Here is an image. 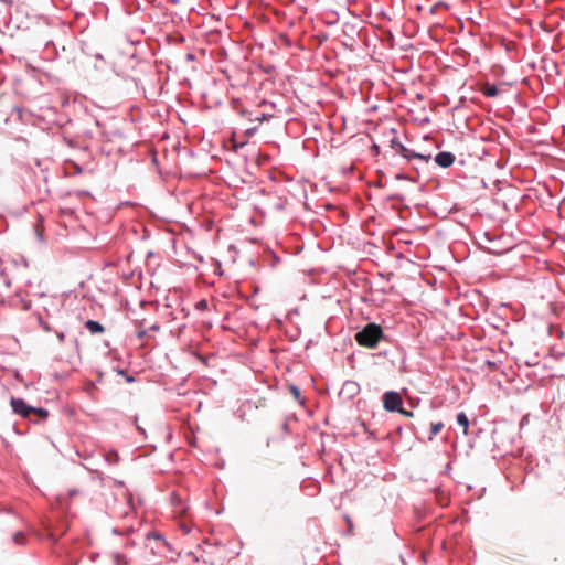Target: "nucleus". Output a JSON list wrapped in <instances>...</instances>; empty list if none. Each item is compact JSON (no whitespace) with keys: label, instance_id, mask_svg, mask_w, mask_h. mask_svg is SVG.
<instances>
[{"label":"nucleus","instance_id":"6","mask_svg":"<svg viewBox=\"0 0 565 565\" xmlns=\"http://www.w3.org/2000/svg\"><path fill=\"white\" fill-rule=\"evenodd\" d=\"M49 417V411L43 407H34V411L32 413V420L35 424H40L46 420Z\"/></svg>","mask_w":565,"mask_h":565},{"label":"nucleus","instance_id":"3","mask_svg":"<svg viewBox=\"0 0 565 565\" xmlns=\"http://www.w3.org/2000/svg\"><path fill=\"white\" fill-rule=\"evenodd\" d=\"M10 405L14 414L21 416L22 418L32 420V413L34 407L26 404L24 399L19 397H11Z\"/></svg>","mask_w":565,"mask_h":565},{"label":"nucleus","instance_id":"4","mask_svg":"<svg viewBox=\"0 0 565 565\" xmlns=\"http://www.w3.org/2000/svg\"><path fill=\"white\" fill-rule=\"evenodd\" d=\"M397 153L399 156H402L404 159H406L407 161L416 159L425 164H427L431 159L430 153L425 154V153L416 152L414 150L406 148L404 145H402V147H399V151Z\"/></svg>","mask_w":565,"mask_h":565},{"label":"nucleus","instance_id":"16","mask_svg":"<svg viewBox=\"0 0 565 565\" xmlns=\"http://www.w3.org/2000/svg\"><path fill=\"white\" fill-rule=\"evenodd\" d=\"M273 116L271 115H268V114H260V115H257L255 118H249L250 121L253 120H256L258 122H263L265 120H268L269 118H271Z\"/></svg>","mask_w":565,"mask_h":565},{"label":"nucleus","instance_id":"2","mask_svg":"<svg viewBox=\"0 0 565 565\" xmlns=\"http://www.w3.org/2000/svg\"><path fill=\"white\" fill-rule=\"evenodd\" d=\"M382 401L384 409L391 413L401 411V406L403 405L402 395L396 391L385 392L383 394Z\"/></svg>","mask_w":565,"mask_h":565},{"label":"nucleus","instance_id":"26","mask_svg":"<svg viewBox=\"0 0 565 565\" xmlns=\"http://www.w3.org/2000/svg\"><path fill=\"white\" fill-rule=\"evenodd\" d=\"M436 8L437 6H433L430 9H429V13L430 14H434L436 12Z\"/></svg>","mask_w":565,"mask_h":565},{"label":"nucleus","instance_id":"13","mask_svg":"<svg viewBox=\"0 0 565 565\" xmlns=\"http://www.w3.org/2000/svg\"><path fill=\"white\" fill-rule=\"evenodd\" d=\"M105 460L109 465H117L119 462V455L115 450H110L105 455Z\"/></svg>","mask_w":565,"mask_h":565},{"label":"nucleus","instance_id":"28","mask_svg":"<svg viewBox=\"0 0 565 565\" xmlns=\"http://www.w3.org/2000/svg\"><path fill=\"white\" fill-rule=\"evenodd\" d=\"M182 529H183V531H184L185 533H189V532H190V529H189L188 526H185V525H183V526H182Z\"/></svg>","mask_w":565,"mask_h":565},{"label":"nucleus","instance_id":"12","mask_svg":"<svg viewBox=\"0 0 565 565\" xmlns=\"http://www.w3.org/2000/svg\"><path fill=\"white\" fill-rule=\"evenodd\" d=\"M26 535L24 534V532L22 531H17L13 535H12V542L13 544L15 545H25L26 544Z\"/></svg>","mask_w":565,"mask_h":565},{"label":"nucleus","instance_id":"14","mask_svg":"<svg viewBox=\"0 0 565 565\" xmlns=\"http://www.w3.org/2000/svg\"><path fill=\"white\" fill-rule=\"evenodd\" d=\"M111 557L114 565H128V558L121 553H114Z\"/></svg>","mask_w":565,"mask_h":565},{"label":"nucleus","instance_id":"10","mask_svg":"<svg viewBox=\"0 0 565 565\" xmlns=\"http://www.w3.org/2000/svg\"><path fill=\"white\" fill-rule=\"evenodd\" d=\"M456 420L457 424L463 428V434L467 435L469 429L468 416L463 412H460L457 414Z\"/></svg>","mask_w":565,"mask_h":565},{"label":"nucleus","instance_id":"31","mask_svg":"<svg viewBox=\"0 0 565 565\" xmlns=\"http://www.w3.org/2000/svg\"><path fill=\"white\" fill-rule=\"evenodd\" d=\"M188 57H189V60H193L194 58V56L192 54H189Z\"/></svg>","mask_w":565,"mask_h":565},{"label":"nucleus","instance_id":"30","mask_svg":"<svg viewBox=\"0 0 565 565\" xmlns=\"http://www.w3.org/2000/svg\"><path fill=\"white\" fill-rule=\"evenodd\" d=\"M70 494H71V495H75V494H77V490H71V491H70Z\"/></svg>","mask_w":565,"mask_h":565},{"label":"nucleus","instance_id":"9","mask_svg":"<svg viewBox=\"0 0 565 565\" xmlns=\"http://www.w3.org/2000/svg\"><path fill=\"white\" fill-rule=\"evenodd\" d=\"M388 142L390 147L397 153L399 151V147H402L403 143L398 140L395 129L391 130Z\"/></svg>","mask_w":565,"mask_h":565},{"label":"nucleus","instance_id":"32","mask_svg":"<svg viewBox=\"0 0 565 565\" xmlns=\"http://www.w3.org/2000/svg\"><path fill=\"white\" fill-rule=\"evenodd\" d=\"M525 419H526V418H522V423H521V425L526 424V420H525Z\"/></svg>","mask_w":565,"mask_h":565},{"label":"nucleus","instance_id":"1","mask_svg":"<svg viewBox=\"0 0 565 565\" xmlns=\"http://www.w3.org/2000/svg\"><path fill=\"white\" fill-rule=\"evenodd\" d=\"M354 338L359 345L375 349L385 335L380 324L369 322L355 333Z\"/></svg>","mask_w":565,"mask_h":565},{"label":"nucleus","instance_id":"7","mask_svg":"<svg viewBox=\"0 0 565 565\" xmlns=\"http://www.w3.org/2000/svg\"><path fill=\"white\" fill-rule=\"evenodd\" d=\"M480 92L486 97H489V98L497 97L499 95V93H500L499 88L494 84H490V83H484L481 86Z\"/></svg>","mask_w":565,"mask_h":565},{"label":"nucleus","instance_id":"11","mask_svg":"<svg viewBox=\"0 0 565 565\" xmlns=\"http://www.w3.org/2000/svg\"><path fill=\"white\" fill-rule=\"evenodd\" d=\"M444 428V423L443 422H437V423H433L430 425V433L427 437L428 441H431L434 439V437L440 433V430Z\"/></svg>","mask_w":565,"mask_h":565},{"label":"nucleus","instance_id":"19","mask_svg":"<svg viewBox=\"0 0 565 565\" xmlns=\"http://www.w3.org/2000/svg\"><path fill=\"white\" fill-rule=\"evenodd\" d=\"M256 131H257V127H252V128L246 129V135L250 137V136H253Z\"/></svg>","mask_w":565,"mask_h":565},{"label":"nucleus","instance_id":"22","mask_svg":"<svg viewBox=\"0 0 565 565\" xmlns=\"http://www.w3.org/2000/svg\"><path fill=\"white\" fill-rule=\"evenodd\" d=\"M125 380L128 382V383H132L135 382V377L132 375H129L128 373L125 374Z\"/></svg>","mask_w":565,"mask_h":565},{"label":"nucleus","instance_id":"25","mask_svg":"<svg viewBox=\"0 0 565 565\" xmlns=\"http://www.w3.org/2000/svg\"><path fill=\"white\" fill-rule=\"evenodd\" d=\"M345 521L348 522L350 529H352L353 524H352V521L349 516H345Z\"/></svg>","mask_w":565,"mask_h":565},{"label":"nucleus","instance_id":"23","mask_svg":"<svg viewBox=\"0 0 565 565\" xmlns=\"http://www.w3.org/2000/svg\"><path fill=\"white\" fill-rule=\"evenodd\" d=\"M56 335H57V339H58L60 342L64 341L65 334L63 332H57Z\"/></svg>","mask_w":565,"mask_h":565},{"label":"nucleus","instance_id":"18","mask_svg":"<svg viewBox=\"0 0 565 565\" xmlns=\"http://www.w3.org/2000/svg\"><path fill=\"white\" fill-rule=\"evenodd\" d=\"M397 413L404 415L405 417H413L414 416L413 412L404 409L403 405L401 406V411H397Z\"/></svg>","mask_w":565,"mask_h":565},{"label":"nucleus","instance_id":"21","mask_svg":"<svg viewBox=\"0 0 565 565\" xmlns=\"http://www.w3.org/2000/svg\"><path fill=\"white\" fill-rule=\"evenodd\" d=\"M146 334H147V330H145V329L143 330H139L137 332V337L140 338V339L145 338Z\"/></svg>","mask_w":565,"mask_h":565},{"label":"nucleus","instance_id":"5","mask_svg":"<svg viewBox=\"0 0 565 565\" xmlns=\"http://www.w3.org/2000/svg\"><path fill=\"white\" fill-rule=\"evenodd\" d=\"M455 154L449 152V151H441L439 153L436 154L435 157V162L440 167V168H449L450 166L454 164L455 162Z\"/></svg>","mask_w":565,"mask_h":565},{"label":"nucleus","instance_id":"15","mask_svg":"<svg viewBox=\"0 0 565 565\" xmlns=\"http://www.w3.org/2000/svg\"><path fill=\"white\" fill-rule=\"evenodd\" d=\"M289 390H290V393L292 394V396L295 397V399H297L299 403H303V401H301V393H300V388L297 386V385H290L289 386Z\"/></svg>","mask_w":565,"mask_h":565},{"label":"nucleus","instance_id":"17","mask_svg":"<svg viewBox=\"0 0 565 565\" xmlns=\"http://www.w3.org/2000/svg\"><path fill=\"white\" fill-rule=\"evenodd\" d=\"M395 179L397 180H409V181H415L413 178L408 177L407 174H404V173H397L395 175Z\"/></svg>","mask_w":565,"mask_h":565},{"label":"nucleus","instance_id":"27","mask_svg":"<svg viewBox=\"0 0 565 565\" xmlns=\"http://www.w3.org/2000/svg\"><path fill=\"white\" fill-rule=\"evenodd\" d=\"M1 2H4L6 4H11L12 0H0Z\"/></svg>","mask_w":565,"mask_h":565},{"label":"nucleus","instance_id":"24","mask_svg":"<svg viewBox=\"0 0 565 565\" xmlns=\"http://www.w3.org/2000/svg\"><path fill=\"white\" fill-rule=\"evenodd\" d=\"M150 330L152 331H159L160 330V326L158 323H154L150 327Z\"/></svg>","mask_w":565,"mask_h":565},{"label":"nucleus","instance_id":"33","mask_svg":"<svg viewBox=\"0 0 565 565\" xmlns=\"http://www.w3.org/2000/svg\"><path fill=\"white\" fill-rule=\"evenodd\" d=\"M525 419H526V418H522V423H521V425L526 424V420H525Z\"/></svg>","mask_w":565,"mask_h":565},{"label":"nucleus","instance_id":"8","mask_svg":"<svg viewBox=\"0 0 565 565\" xmlns=\"http://www.w3.org/2000/svg\"><path fill=\"white\" fill-rule=\"evenodd\" d=\"M85 328L92 333V334H100L105 331V328L102 323L95 320H87L85 322Z\"/></svg>","mask_w":565,"mask_h":565},{"label":"nucleus","instance_id":"20","mask_svg":"<svg viewBox=\"0 0 565 565\" xmlns=\"http://www.w3.org/2000/svg\"><path fill=\"white\" fill-rule=\"evenodd\" d=\"M199 309H205L207 307L206 300H201L198 306Z\"/></svg>","mask_w":565,"mask_h":565},{"label":"nucleus","instance_id":"29","mask_svg":"<svg viewBox=\"0 0 565 565\" xmlns=\"http://www.w3.org/2000/svg\"><path fill=\"white\" fill-rule=\"evenodd\" d=\"M118 374L124 375L127 374L124 370H118Z\"/></svg>","mask_w":565,"mask_h":565}]
</instances>
